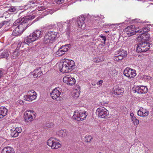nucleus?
<instances>
[{
  "label": "nucleus",
  "instance_id": "1",
  "mask_svg": "<svg viewBox=\"0 0 153 153\" xmlns=\"http://www.w3.org/2000/svg\"><path fill=\"white\" fill-rule=\"evenodd\" d=\"M74 62L73 60L65 59L59 64V69L63 73H68L71 71L74 68Z\"/></svg>",
  "mask_w": 153,
  "mask_h": 153
},
{
  "label": "nucleus",
  "instance_id": "2",
  "mask_svg": "<svg viewBox=\"0 0 153 153\" xmlns=\"http://www.w3.org/2000/svg\"><path fill=\"white\" fill-rule=\"evenodd\" d=\"M152 45L147 41L142 40L137 45L136 51L138 52H145L149 50Z\"/></svg>",
  "mask_w": 153,
  "mask_h": 153
},
{
  "label": "nucleus",
  "instance_id": "3",
  "mask_svg": "<svg viewBox=\"0 0 153 153\" xmlns=\"http://www.w3.org/2000/svg\"><path fill=\"white\" fill-rule=\"evenodd\" d=\"M35 17V16H21V18H19L20 21V24L19 25L22 26H21L25 30L32 24L31 23H30V21L31 20L34 19Z\"/></svg>",
  "mask_w": 153,
  "mask_h": 153
},
{
  "label": "nucleus",
  "instance_id": "4",
  "mask_svg": "<svg viewBox=\"0 0 153 153\" xmlns=\"http://www.w3.org/2000/svg\"><path fill=\"white\" fill-rule=\"evenodd\" d=\"M41 33V31L36 30L25 39V42L27 43H31L39 39Z\"/></svg>",
  "mask_w": 153,
  "mask_h": 153
},
{
  "label": "nucleus",
  "instance_id": "5",
  "mask_svg": "<svg viewBox=\"0 0 153 153\" xmlns=\"http://www.w3.org/2000/svg\"><path fill=\"white\" fill-rule=\"evenodd\" d=\"M57 33L53 31H50L47 33L45 36L44 42L47 44L53 40L57 36Z\"/></svg>",
  "mask_w": 153,
  "mask_h": 153
},
{
  "label": "nucleus",
  "instance_id": "6",
  "mask_svg": "<svg viewBox=\"0 0 153 153\" xmlns=\"http://www.w3.org/2000/svg\"><path fill=\"white\" fill-rule=\"evenodd\" d=\"M96 113L99 117L104 119L108 118L109 115V111L105 108L101 107L97 108Z\"/></svg>",
  "mask_w": 153,
  "mask_h": 153
},
{
  "label": "nucleus",
  "instance_id": "7",
  "mask_svg": "<svg viewBox=\"0 0 153 153\" xmlns=\"http://www.w3.org/2000/svg\"><path fill=\"white\" fill-rule=\"evenodd\" d=\"M36 113L33 110H27L25 113V120L26 122H30L33 120V116L34 118L36 116Z\"/></svg>",
  "mask_w": 153,
  "mask_h": 153
},
{
  "label": "nucleus",
  "instance_id": "8",
  "mask_svg": "<svg viewBox=\"0 0 153 153\" xmlns=\"http://www.w3.org/2000/svg\"><path fill=\"white\" fill-rule=\"evenodd\" d=\"M87 116L86 112L84 111L74 112L73 116V119L78 121H82L85 119Z\"/></svg>",
  "mask_w": 153,
  "mask_h": 153
},
{
  "label": "nucleus",
  "instance_id": "9",
  "mask_svg": "<svg viewBox=\"0 0 153 153\" xmlns=\"http://www.w3.org/2000/svg\"><path fill=\"white\" fill-rule=\"evenodd\" d=\"M37 94L33 90L29 91L27 94L24 96L25 100L27 101H31L35 99L37 97Z\"/></svg>",
  "mask_w": 153,
  "mask_h": 153
},
{
  "label": "nucleus",
  "instance_id": "10",
  "mask_svg": "<svg viewBox=\"0 0 153 153\" xmlns=\"http://www.w3.org/2000/svg\"><path fill=\"white\" fill-rule=\"evenodd\" d=\"M123 74L125 76L131 79H132L136 75L135 70L128 68L125 69Z\"/></svg>",
  "mask_w": 153,
  "mask_h": 153
},
{
  "label": "nucleus",
  "instance_id": "11",
  "mask_svg": "<svg viewBox=\"0 0 153 153\" xmlns=\"http://www.w3.org/2000/svg\"><path fill=\"white\" fill-rule=\"evenodd\" d=\"M64 82L69 85H73L75 84L76 80L74 78L70 75L65 76L63 79Z\"/></svg>",
  "mask_w": 153,
  "mask_h": 153
},
{
  "label": "nucleus",
  "instance_id": "12",
  "mask_svg": "<svg viewBox=\"0 0 153 153\" xmlns=\"http://www.w3.org/2000/svg\"><path fill=\"white\" fill-rule=\"evenodd\" d=\"M62 90L61 88L59 87L56 88L51 93V97L54 100H57L60 97L62 93Z\"/></svg>",
  "mask_w": 153,
  "mask_h": 153
},
{
  "label": "nucleus",
  "instance_id": "13",
  "mask_svg": "<svg viewBox=\"0 0 153 153\" xmlns=\"http://www.w3.org/2000/svg\"><path fill=\"white\" fill-rule=\"evenodd\" d=\"M125 31L128 36H130L135 34L140 31L136 30L134 25H132L127 27L125 29Z\"/></svg>",
  "mask_w": 153,
  "mask_h": 153
},
{
  "label": "nucleus",
  "instance_id": "14",
  "mask_svg": "<svg viewBox=\"0 0 153 153\" xmlns=\"http://www.w3.org/2000/svg\"><path fill=\"white\" fill-rule=\"evenodd\" d=\"M53 137H51L47 141V145L51 147L52 149H57L61 146L58 142L55 141Z\"/></svg>",
  "mask_w": 153,
  "mask_h": 153
},
{
  "label": "nucleus",
  "instance_id": "15",
  "mask_svg": "<svg viewBox=\"0 0 153 153\" xmlns=\"http://www.w3.org/2000/svg\"><path fill=\"white\" fill-rule=\"evenodd\" d=\"M70 45H65L62 46L55 53V54L59 56H62L64 54L65 52L68 51V48Z\"/></svg>",
  "mask_w": 153,
  "mask_h": 153
},
{
  "label": "nucleus",
  "instance_id": "16",
  "mask_svg": "<svg viewBox=\"0 0 153 153\" xmlns=\"http://www.w3.org/2000/svg\"><path fill=\"white\" fill-rule=\"evenodd\" d=\"M19 25L14 28L12 32V35L13 36H17L22 34L25 30L22 27Z\"/></svg>",
  "mask_w": 153,
  "mask_h": 153
},
{
  "label": "nucleus",
  "instance_id": "17",
  "mask_svg": "<svg viewBox=\"0 0 153 153\" xmlns=\"http://www.w3.org/2000/svg\"><path fill=\"white\" fill-rule=\"evenodd\" d=\"M134 92H137L139 94H143L146 93L148 89L147 87L144 86H138L136 87L135 90H133Z\"/></svg>",
  "mask_w": 153,
  "mask_h": 153
},
{
  "label": "nucleus",
  "instance_id": "18",
  "mask_svg": "<svg viewBox=\"0 0 153 153\" xmlns=\"http://www.w3.org/2000/svg\"><path fill=\"white\" fill-rule=\"evenodd\" d=\"M85 17L84 16H79L76 19L77 25L79 28H81L83 25L85 26Z\"/></svg>",
  "mask_w": 153,
  "mask_h": 153
},
{
  "label": "nucleus",
  "instance_id": "19",
  "mask_svg": "<svg viewBox=\"0 0 153 153\" xmlns=\"http://www.w3.org/2000/svg\"><path fill=\"white\" fill-rule=\"evenodd\" d=\"M137 114L140 117H145L149 114V112L146 109L140 108L138 111Z\"/></svg>",
  "mask_w": 153,
  "mask_h": 153
},
{
  "label": "nucleus",
  "instance_id": "20",
  "mask_svg": "<svg viewBox=\"0 0 153 153\" xmlns=\"http://www.w3.org/2000/svg\"><path fill=\"white\" fill-rule=\"evenodd\" d=\"M68 133V131L64 129H62L57 132V134L61 137L66 136Z\"/></svg>",
  "mask_w": 153,
  "mask_h": 153
},
{
  "label": "nucleus",
  "instance_id": "21",
  "mask_svg": "<svg viewBox=\"0 0 153 153\" xmlns=\"http://www.w3.org/2000/svg\"><path fill=\"white\" fill-rule=\"evenodd\" d=\"M33 76L34 78L40 77L42 74V72L40 70V68L35 70L33 72Z\"/></svg>",
  "mask_w": 153,
  "mask_h": 153
},
{
  "label": "nucleus",
  "instance_id": "22",
  "mask_svg": "<svg viewBox=\"0 0 153 153\" xmlns=\"http://www.w3.org/2000/svg\"><path fill=\"white\" fill-rule=\"evenodd\" d=\"M1 153H14V151L11 147L7 146L2 150Z\"/></svg>",
  "mask_w": 153,
  "mask_h": 153
},
{
  "label": "nucleus",
  "instance_id": "23",
  "mask_svg": "<svg viewBox=\"0 0 153 153\" xmlns=\"http://www.w3.org/2000/svg\"><path fill=\"white\" fill-rule=\"evenodd\" d=\"M139 33L140 35V37L141 38L146 40L149 39L150 37V35L149 34H148L147 33H142L141 31H140Z\"/></svg>",
  "mask_w": 153,
  "mask_h": 153
},
{
  "label": "nucleus",
  "instance_id": "24",
  "mask_svg": "<svg viewBox=\"0 0 153 153\" xmlns=\"http://www.w3.org/2000/svg\"><path fill=\"white\" fill-rule=\"evenodd\" d=\"M7 109L5 107H0V113L3 118L6 116L7 113Z\"/></svg>",
  "mask_w": 153,
  "mask_h": 153
},
{
  "label": "nucleus",
  "instance_id": "25",
  "mask_svg": "<svg viewBox=\"0 0 153 153\" xmlns=\"http://www.w3.org/2000/svg\"><path fill=\"white\" fill-rule=\"evenodd\" d=\"M124 90L123 88H120L119 87L117 88L114 89V93L115 95H122L124 93Z\"/></svg>",
  "mask_w": 153,
  "mask_h": 153
},
{
  "label": "nucleus",
  "instance_id": "26",
  "mask_svg": "<svg viewBox=\"0 0 153 153\" xmlns=\"http://www.w3.org/2000/svg\"><path fill=\"white\" fill-rule=\"evenodd\" d=\"M10 24L9 20H5L3 21L0 23V28L2 27H6L9 26Z\"/></svg>",
  "mask_w": 153,
  "mask_h": 153
},
{
  "label": "nucleus",
  "instance_id": "27",
  "mask_svg": "<svg viewBox=\"0 0 153 153\" xmlns=\"http://www.w3.org/2000/svg\"><path fill=\"white\" fill-rule=\"evenodd\" d=\"M9 56V53L8 51V50H4L2 53H1L0 55V58H7Z\"/></svg>",
  "mask_w": 153,
  "mask_h": 153
},
{
  "label": "nucleus",
  "instance_id": "28",
  "mask_svg": "<svg viewBox=\"0 0 153 153\" xmlns=\"http://www.w3.org/2000/svg\"><path fill=\"white\" fill-rule=\"evenodd\" d=\"M61 24L63 26V27H66V30L68 32H69L70 30V24L69 22L66 23V22H61Z\"/></svg>",
  "mask_w": 153,
  "mask_h": 153
},
{
  "label": "nucleus",
  "instance_id": "29",
  "mask_svg": "<svg viewBox=\"0 0 153 153\" xmlns=\"http://www.w3.org/2000/svg\"><path fill=\"white\" fill-rule=\"evenodd\" d=\"M118 54L123 56V57H125L127 55V52L123 49H120L116 52Z\"/></svg>",
  "mask_w": 153,
  "mask_h": 153
},
{
  "label": "nucleus",
  "instance_id": "30",
  "mask_svg": "<svg viewBox=\"0 0 153 153\" xmlns=\"http://www.w3.org/2000/svg\"><path fill=\"white\" fill-rule=\"evenodd\" d=\"M80 93L79 91L77 90V89L74 90L73 91L72 96L74 98L76 99L79 97Z\"/></svg>",
  "mask_w": 153,
  "mask_h": 153
},
{
  "label": "nucleus",
  "instance_id": "31",
  "mask_svg": "<svg viewBox=\"0 0 153 153\" xmlns=\"http://www.w3.org/2000/svg\"><path fill=\"white\" fill-rule=\"evenodd\" d=\"M114 57V59L116 61H118L119 60H121L124 58L123 56L118 54L116 52V53Z\"/></svg>",
  "mask_w": 153,
  "mask_h": 153
},
{
  "label": "nucleus",
  "instance_id": "32",
  "mask_svg": "<svg viewBox=\"0 0 153 153\" xmlns=\"http://www.w3.org/2000/svg\"><path fill=\"white\" fill-rule=\"evenodd\" d=\"M30 43H27V42H25V39L24 40V42H21L20 44H19L17 45L16 49H18L19 50L20 49V48H23L24 47V45H28V44H30Z\"/></svg>",
  "mask_w": 153,
  "mask_h": 153
},
{
  "label": "nucleus",
  "instance_id": "33",
  "mask_svg": "<svg viewBox=\"0 0 153 153\" xmlns=\"http://www.w3.org/2000/svg\"><path fill=\"white\" fill-rule=\"evenodd\" d=\"M131 119L135 126H137L139 123V121L135 117H131Z\"/></svg>",
  "mask_w": 153,
  "mask_h": 153
},
{
  "label": "nucleus",
  "instance_id": "34",
  "mask_svg": "<svg viewBox=\"0 0 153 153\" xmlns=\"http://www.w3.org/2000/svg\"><path fill=\"white\" fill-rule=\"evenodd\" d=\"M10 135L12 137H16L18 136L19 134L14 129V130L11 131Z\"/></svg>",
  "mask_w": 153,
  "mask_h": 153
},
{
  "label": "nucleus",
  "instance_id": "35",
  "mask_svg": "<svg viewBox=\"0 0 153 153\" xmlns=\"http://www.w3.org/2000/svg\"><path fill=\"white\" fill-rule=\"evenodd\" d=\"M19 49H16L15 51L13 53V59H15L18 56Z\"/></svg>",
  "mask_w": 153,
  "mask_h": 153
},
{
  "label": "nucleus",
  "instance_id": "36",
  "mask_svg": "<svg viewBox=\"0 0 153 153\" xmlns=\"http://www.w3.org/2000/svg\"><path fill=\"white\" fill-rule=\"evenodd\" d=\"M142 30H143V32L142 31V33H147V32L149 31L150 29L149 27H145L143 28L142 29Z\"/></svg>",
  "mask_w": 153,
  "mask_h": 153
},
{
  "label": "nucleus",
  "instance_id": "37",
  "mask_svg": "<svg viewBox=\"0 0 153 153\" xmlns=\"http://www.w3.org/2000/svg\"><path fill=\"white\" fill-rule=\"evenodd\" d=\"M93 139L92 137L91 136H88L85 137V141L87 142H90L91 141V139Z\"/></svg>",
  "mask_w": 153,
  "mask_h": 153
},
{
  "label": "nucleus",
  "instance_id": "38",
  "mask_svg": "<svg viewBox=\"0 0 153 153\" xmlns=\"http://www.w3.org/2000/svg\"><path fill=\"white\" fill-rule=\"evenodd\" d=\"M8 11L11 12H15L17 11V9L15 7L11 6L9 7Z\"/></svg>",
  "mask_w": 153,
  "mask_h": 153
},
{
  "label": "nucleus",
  "instance_id": "39",
  "mask_svg": "<svg viewBox=\"0 0 153 153\" xmlns=\"http://www.w3.org/2000/svg\"><path fill=\"white\" fill-rule=\"evenodd\" d=\"M20 19L19 18L17 19L13 24V26L15 27L17 25L18 26L20 24Z\"/></svg>",
  "mask_w": 153,
  "mask_h": 153
},
{
  "label": "nucleus",
  "instance_id": "40",
  "mask_svg": "<svg viewBox=\"0 0 153 153\" xmlns=\"http://www.w3.org/2000/svg\"><path fill=\"white\" fill-rule=\"evenodd\" d=\"M118 71L115 69H114L112 71L111 75L112 76L114 77L117 74Z\"/></svg>",
  "mask_w": 153,
  "mask_h": 153
},
{
  "label": "nucleus",
  "instance_id": "41",
  "mask_svg": "<svg viewBox=\"0 0 153 153\" xmlns=\"http://www.w3.org/2000/svg\"><path fill=\"white\" fill-rule=\"evenodd\" d=\"M15 129L19 134L22 131V129L21 127H16Z\"/></svg>",
  "mask_w": 153,
  "mask_h": 153
},
{
  "label": "nucleus",
  "instance_id": "42",
  "mask_svg": "<svg viewBox=\"0 0 153 153\" xmlns=\"http://www.w3.org/2000/svg\"><path fill=\"white\" fill-rule=\"evenodd\" d=\"M64 0H56V3L58 4H60L64 2Z\"/></svg>",
  "mask_w": 153,
  "mask_h": 153
},
{
  "label": "nucleus",
  "instance_id": "43",
  "mask_svg": "<svg viewBox=\"0 0 153 153\" xmlns=\"http://www.w3.org/2000/svg\"><path fill=\"white\" fill-rule=\"evenodd\" d=\"M94 62L96 63H98L100 62L101 61L100 59L98 58H95L94 59Z\"/></svg>",
  "mask_w": 153,
  "mask_h": 153
},
{
  "label": "nucleus",
  "instance_id": "44",
  "mask_svg": "<svg viewBox=\"0 0 153 153\" xmlns=\"http://www.w3.org/2000/svg\"><path fill=\"white\" fill-rule=\"evenodd\" d=\"M53 123H47L46 124V127L48 128H51L52 126H53Z\"/></svg>",
  "mask_w": 153,
  "mask_h": 153
},
{
  "label": "nucleus",
  "instance_id": "45",
  "mask_svg": "<svg viewBox=\"0 0 153 153\" xmlns=\"http://www.w3.org/2000/svg\"><path fill=\"white\" fill-rule=\"evenodd\" d=\"M143 77L144 79L149 80H150L151 79V77L149 76L144 75Z\"/></svg>",
  "mask_w": 153,
  "mask_h": 153
},
{
  "label": "nucleus",
  "instance_id": "46",
  "mask_svg": "<svg viewBox=\"0 0 153 153\" xmlns=\"http://www.w3.org/2000/svg\"><path fill=\"white\" fill-rule=\"evenodd\" d=\"M99 37H100L102 38V40H103L104 41H106V37L105 36L100 35V36H99Z\"/></svg>",
  "mask_w": 153,
  "mask_h": 153
},
{
  "label": "nucleus",
  "instance_id": "47",
  "mask_svg": "<svg viewBox=\"0 0 153 153\" xmlns=\"http://www.w3.org/2000/svg\"><path fill=\"white\" fill-rule=\"evenodd\" d=\"M56 25L55 24H51L50 26L48 27L49 29H53L56 27Z\"/></svg>",
  "mask_w": 153,
  "mask_h": 153
},
{
  "label": "nucleus",
  "instance_id": "48",
  "mask_svg": "<svg viewBox=\"0 0 153 153\" xmlns=\"http://www.w3.org/2000/svg\"><path fill=\"white\" fill-rule=\"evenodd\" d=\"M103 82V81L102 80H100L97 83V85H102V83Z\"/></svg>",
  "mask_w": 153,
  "mask_h": 153
},
{
  "label": "nucleus",
  "instance_id": "49",
  "mask_svg": "<svg viewBox=\"0 0 153 153\" xmlns=\"http://www.w3.org/2000/svg\"><path fill=\"white\" fill-rule=\"evenodd\" d=\"M28 9H30V6L29 5L25 6L24 7V9L25 10H27Z\"/></svg>",
  "mask_w": 153,
  "mask_h": 153
},
{
  "label": "nucleus",
  "instance_id": "50",
  "mask_svg": "<svg viewBox=\"0 0 153 153\" xmlns=\"http://www.w3.org/2000/svg\"><path fill=\"white\" fill-rule=\"evenodd\" d=\"M18 103H19L21 105L23 104L24 102L23 100H19L18 101Z\"/></svg>",
  "mask_w": 153,
  "mask_h": 153
},
{
  "label": "nucleus",
  "instance_id": "51",
  "mask_svg": "<svg viewBox=\"0 0 153 153\" xmlns=\"http://www.w3.org/2000/svg\"><path fill=\"white\" fill-rule=\"evenodd\" d=\"M97 17L99 19H100V18H104V17L103 16L101 15V14H100V15H98Z\"/></svg>",
  "mask_w": 153,
  "mask_h": 153
},
{
  "label": "nucleus",
  "instance_id": "52",
  "mask_svg": "<svg viewBox=\"0 0 153 153\" xmlns=\"http://www.w3.org/2000/svg\"><path fill=\"white\" fill-rule=\"evenodd\" d=\"M3 72L1 71L0 70V78L3 76Z\"/></svg>",
  "mask_w": 153,
  "mask_h": 153
},
{
  "label": "nucleus",
  "instance_id": "53",
  "mask_svg": "<svg viewBox=\"0 0 153 153\" xmlns=\"http://www.w3.org/2000/svg\"><path fill=\"white\" fill-rule=\"evenodd\" d=\"M130 116L131 117V118L135 117L134 116V114L133 113H130Z\"/></svg>",
  "mask_w": 153,
  "mask_h": 153
},
{
  "label": "nucleus",
  "instance_id": "54",
  "mask_svg": "<svg viewBox=\"0 0 153 153\" xmlns=\"http://www.w3.org/2000/svg\"><path fill=\"white\" fill-rule=\"evenodd\" d=\"M93 17L94 19L96 18H98L97 16H94Z\"/></svg>",
  "mask_w": 153,
  "mask_h": 153
},
{
  "label": "nucleus",
  "instance_id": "55",
  "mask_svg": "<svg viewBox=\"0 0 153 153\" xmlns=\"http://www.w3.org/2000/svg\"><path fill=\"white\" fill-rule=\"evenodd\" d=\"M1 115L0 113V119H1V118H3V117H1Z\"/></svg>",
  "mask_w": 153,
  "mask_h": 153
},
{
  "label": "nucleus",
  "instance_id": "56",
  "mask_svg": "<svg viewBox=\"0 0 153 153\" xmlns=\"http://www.w3.org/2000/svg\"><path fill=\"white\" fill-rule=\"evenodd\" d=\"M38 10L39 11L41 10V7H39L38 9Z\"/></svg>",
  "mask_w": 153,
  "mask_h": 153
},
{
  "label": "nucleus",
  "instance_id": "57",
  "mask_svg": "<svg viewBox=\"0 0 153 153\" xmlns=\"http://www.w3.org/2000/svg\"><path fill=\"white\" fill-rule=\"evenodd\" d=\"M30 3H32V4H35V2L34 1H33V2L30 1Z\"/></svg>",
  "mask_w": 153,
  "mask_h": 153
},
{
  "label": "nucleus",
  "instance_id": "58",
  "mask_svg": "<svg viewBox=\"0 0 153 153\" xmlns=\"http://www.w3.org/2000/svg\"><path fill=\"white\" fill-rule=\"evenodd\" d=\"M103 44H105V41H104Z\"/></svg>",
  "mask_w": 153,
  "mask_h": 153
},
{
  "label": "nucleus",
  "instance_id": "59",
  "mask_svg": "<svg viewBox=\"0 0 153 153\" xmlns=\"http://www.w3.org/2000/svg\"><path fill=\"white\" fill-rule=\"evenodd\" d=\"M111 25L110 24H108V25H109V26H110Z\"/></svg>",
  "mask_w": 153,
  "mask_h": 153
},
{
  "label": "nucleus",
  "instance_id": "60",
  "mask_svg": "<svg viewBox=\"0 0 153 153\" xmlns=\"http://www.w3.org/2000/svg\"><path fill=\"white\" fill-rule=\"evenodd\" d=\"M101 45V46H102V44H100V45Z\"/></svg>",
  "mask_w": 153,
  "mask_h": 153
},
{
  "label": "nucleus",
  "instance_id": "61",
  "mask_svg": "<svg viewBox=\"0 0 153 153\" xmlns=\"http://www.w3.org/2000/svg\"><path fill=\"white\" fill-rule=\"evenodd\" d=\"M23 12V11H22V12H21V13H22Z\"/></svg>",
  "mask_w": 153,
  "mask_h": 153
}]
</instances>
